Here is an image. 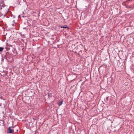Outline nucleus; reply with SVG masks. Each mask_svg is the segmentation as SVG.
<instances>
[{
  "label": "nucleus",
  "instance_id": "1",
  "mask_svg": "<svg viewBox=\"0 0 134 134\" xmlns=\"http://www.w3.org/2000/svg\"><path fill=\"white\" fill-rule=\"evenodd\" d=\"M13 127H9L7 130L8 131L7 132V133H13L14 132V129H13Z\"/></svg>",
  "mask_w": 134,
  "mask_h": 134
},
{
  "label": "nucleus",
  "instance_id": "5",
  "mask_svg": "<svg viewBox=\"0 0 134 134\" xmlns=\"http://www.w3.org/2000/svg\"><path fill=\"white\" fill-rule=\"evenodd\" d=\"M61 28H67L68 29H69V28L67 27L66 26H61Z\"/></svg>",
  "mask_w": 134,
  "mask_h": 134
},
{
  "label": "nucleus",
  "instance_id": "7",
  "mask_svg": "<svg viewBox=\"0 0 134 134\" xmlns=\"http://www.w3.org/2000/svg\"><path fill=\"white\" fill-rule=\"evenodd\" d=\"M15 25V24H14V23H13L12 24V26H14Z\"/></svg>",
  "mask_w": 134,
  "mask_h": 134
},
{
  "label": "nucleus",
  "instance_id": "3",
  "mask_svg": "<svg viewBox=\"0 0 134 134\" xmlns=\"http://www.w3.org/2000/svg\"><path fill=\"white\" fill-rule=\"evenodd\" d=\"M63 102V101H61L59 102L58 103V104L59 105V106H60L62 104Z\"/></svg>",
  "mask_w": 134,
  "mask_h": 134
},
{
  "label": "nucleus",
  "instance_id": "9",
  "mask_svg": "<svg viewBox=\"0 0 134 134\" xmlns=\"http://www.w3.org/2000/svg\"><path fill=\"white\" fill-rule=\"evenodd\" d=\"M17 131H18V130H17Z\"/></svg>",
  "mask_w": 134,
  "mask_h": 134
},
{
  "label": "nucleus",
  "instance_id": "4",
  "mask_svg": "<svg viewBox=\"0 0 134 134\" xmlns=\"http://www.w3.org/2000/svg\"><path fill=\"white\" fill-rule=\"evenodd\" d=\"M3 48L2 47H0V52L3 51Z\"/></svg>",
  "mask_w": 134,
  "mask_h": 134
},
{
  "label": "nucleus",
  "instance_id": "8",
  "mask_svg": "<svg viewBox=\"0 0 134 134\" xmlns=\"http://www.w3.org/2000/svg\"><path fill=\"white\" fill-rule=\"evenodd\" d=\"M10 46L11 47H12L13 45H10Z\"/></svg>",
  "mask_w": 134,
  "mask_h": 134
},
{
  "label": "nucleus",
  "instance_id": "6",
  "mask_svg": "<svg viewBox=\"0 0 134 134\" xmlns=\"http://www.w3.org/2000/svg\"><path fill=\"white\" fill-rule=\"evenodd\" d=\"M109 98V97H107L106 98V100L107 101L108 100Z\"/></svg>",
  "mask_w": 134,
  "mask_h": 134
},
{
  "label": "nucleus",
  "instance_id": "2",
  "mask_svg": "<svg viewBox=\"0 0 134 134\" xmlns=\"http://www.w3.org/2000/svg\"><path fill=\"white\" fill-rule=\"evenodd\" d=\"M5 6V5L3 1L0 0V10L4 8Z\"/></svg>",
  "mask_w": 134,
  "mask_h": 134
}]
</instances>
